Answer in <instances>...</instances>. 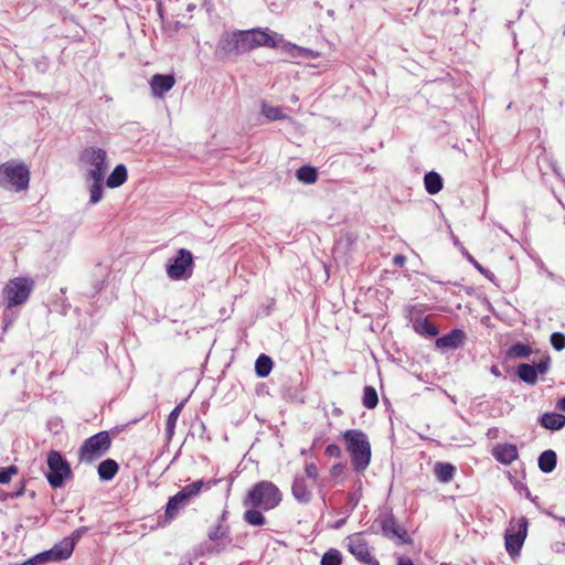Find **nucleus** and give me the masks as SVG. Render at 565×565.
I'll return each instance as SVG.
<instances>
[{
  "label": "nucleus",
  "instance_id": "3",
  "mask_svg": "<svg viewBox=\"0 0 565 565\" xmlns=\"http://www.w3.org/2000/svg\"><path fill=\"white\" fill-rule=\"evenodd\" d=\"M30 171L24 163L8 161L0 164V185L15 192L28 189Z\"/></svg>",
  "mask_w": 565,
  "mask_h": 565
},
{
  "label": "nucleus",
  "instance_id": "39",
  "mask_svg": "<svg viewBox=\"0 0 565 565\" xmlns=\"http://www.w3.org/2000/svg\"><path fill=\"white\" fill-rule=\"evenodd\" d=\"M550 341H551L552 347L556 351H562L563 349H565V334L564 333H562V332L552 333Z\"/></svg>",
  "mask_w": 565,
  "mask_h": 565
},
{
  "label": "nucleus",
  "instance_id": "27",
  "mask_svg": "<svg viewBox=\"0 0 565 565\" xmlns=\"http://www.w3.org/2000/svg\"><path fill=\"white\" fill-rule=\"evenodd\" d=\"M273 369V361L266 354H260L255 362V372L259 377L269 375Z\"/></svg>",
  "mask_w": 565,
  "mask_h": 565
},
{
  "label": "nucleus",
  "instance_id": "2",
  "mask_svg": "<svg viewBox=\"0 0 565 565\" xmlns=\"http://www.w3.org/2000/svg\"><path fill=\"white\" fill-rule=\"evenodd\" d=\"M347 450L351 455L354 470L363 472L371 462V444L365 433L360 429H348L343 433Z\"/></svg>",
  "mask_w": 565,
  "mask_h": 565
},
{
  "label": "nucleus",
  "instance_id": "38",
  "mask_svg": "<svg viewBox=\"0 0 565 565\" xmlns=\"http://www.w3.org/2000/svg\"><path fill=\"white\" fill-rule=\"evenodd\" d=\"M228 535V529L223 525L222 523H218L216 526H214L212 530H210L207 536L211 541H217L222 540L224 537H227Z\"/></svg>",
  "mask_w": 565,
  "mask_h": 565
},
{
  "label": "nucleus",
  "instance_id": "11",
  "mask_svg": "<svg viewBox=\"0 0 565 565\" xmlns=\"http://www.w3.org/2000/svg\"><path fill=\"white\" fill-rule=\"evenodd\" d=\"M73 553V543L68 540H62L56 543L52 548L41 552L21 565H40L50 562H60L71 557Z\"/></svg>",
  "mask_w": 565,
  "mask_h": 565
},
{
  "label": "nucleus",
  "instance_id": "7",
  "mask_svg": "<svg viewBox=\"0 0 565 565\" xmlns=\"http://www.w3.org/2000/svg\"><path fill=\"white\" fill-rule=\"evenodd\" d=\"M527 520L524 516L512 519L504 535L505 550L510 556L518 555L527 535Z\"/></svg>",
  "mask_w": 565,
  "mask_h": 565
},
{
  "label": "nucleus",
  "instance_id": "33",
  "mask_svg": "<svg viewBox=\"0 0 565 565\" xmlns=\"http://www.w3.org/2000/svg\"><path fill=\"white\" fill-rule=\"evenodd\" d=\"M342 555L335 548L328 550L321 558V565H341Z\"/></svg>",
  "mask_w": 565,
  "mask_h": 565
},
{
  "label": "nucleus",
  "instance_id": "46",
  "mask_svg": "<svg viewBox=\"0 0 565 565\" xmlns=\"http://www.w3.org/2000/svg\"><path fill=\"white\" fill-rule=\"evenodd\" d=\"M467 258L475 266V268H477L480 273H484L483 267L471 255H468Z\"/></svg>",
  "mask_w": 565,
  "mask_h": 565
},
{
  "label": "nucleus",
  "instance_id": "26",
  "mask_svg": "<svg viewBox=\"0 0 565 565\" xmlns=\"http://www.w3.org/2000/svg\"><path fill=\"white\" fill-rule=\"evenodd\" d=\"M425 189L429 194H436L443 189V179L439 173L430 171L424 177Z\"/></svg>",
  "mask_w": 565,
  "mask_h": 565
},
{
  "label": "nucleus",
  "instance_id": "40",
  "mask_svg": "<svg viewBox=\"0 0 565 565\" xmlns=\"http://www.w3.org/2000/svg\"><path fill=\"white\" fill-rule=\"evenodd\" d=\"M305 473L306 479L311 480L312 482L317 481L319 471L315 462H306L305 465Z\"/></svg>",
  "mask_w": 565,
  "mask_h": 565
},
{
  "label": "nucleus",
  "instance_id": "10",
  "mask_svg": "<svg viewBox=\"0 0 565 565\" xmlns=\"http://www.w3.org/2000/svg\"><path fill=\"white\" fill-rule=\"evenodd\" d=\"M194 268L193 255L189 249L180 248L174 258L167 264V275L172 280L188 279Z\"/></svg>",
  "mask_w": 565,
  "mask_h": 565
},
{
  "label": "nucleus",
  "instance_id": "14",
  "mask_svg": "<svg viewBox=\"0 0 565 565\" xmlns=\"http://www.w3.org/2000/svg\"><path fill=\"white\" fill-rule=\"evenodd\" d=\"M551 365V358L544 356L536 365L522 363L516 367V374L524 383L534 385L539 374H545Z\"/></svg>",
  "mask_w": 565,
  "mask_h": 565
},
{
  "label": "nucleus",
  "instance_id": "47",
  "mask_svg": "<svg viewBox=\"0 0 565 565\" xmlns=\"http://www.w3.org/2000/svg\"><path fill=\"white\" fill-rule=\"evenodd\" d=\"M393 260L395 265L403 266L405 263V257L402 255H395Z\"/></svg>",
  "mask_w": 565,
  "mask_h": 565
},
{
  "label": "nucleus",
  "instance_id": "17",
  "mask_svg": "<svg viewBox=\"0 0 565 565\" xmlns=\"http://www.w3.org/2000/svg\"><path fill=\"white\" fill-rule=\"evenodd\" d=\"M174 84L175 79L173 75L156 74L150 81L151 90L156 97H162L174 86Z\"/></svg>",
  "mask_w": 565,
  "mask_h": 565
},
{
  "label": "nucleus",
  "instance_id": "52",
  "mask_svg": "<svg viewBox=\"0 0 565 565\" xmlns=\"http://www.w3.org/2000/svg\"><path fill=\"white\" fill-rule=\"evenodd\" d=\"M557 520H559V522L565 525V518H557Z\"/></svg>",
  "mask_w": 565,
  "mask_h": 565
},
{
  "label": "nucleus",
  "instance_id": "49",
  "mask_svg": "<svg viewBox=\"0 0 565 565\" xmlns=\"http://www.w3.org/2000/svg\"><path fill=\"white\" fill-rule=\"evenodd\" d=\"M557 408L565 412V396L557 402Z\"/></svg>",
  "mask_w": 565,
  "mask_h": 565
},
{
  "label": "nucleus",
  "instance_id": "36",
  "mask_svg": "<svg viewBox=\"0 0 565 565\" xmlns=\"http://www.w3.org/2000/svg\"><path fill=\"white\" fill-rule=\"evenodd\" d=\"M263 114L268 120H279L287 117L280 107L275 106L264 105Z\"/></svg>",
  "mask_w": 565,
  "mask_h": 565
},
{
  "label": "nucleus",
  "instance_id": "30",
  "mask_svg": "<svg viewBox=\"0 0 565 565\" xmlns=\"http://www.w3.org/2000/svg\"><path fill=\"white\" fill-rule=\"evenodd\" d=\"M93 183L89 186V203L96 204L103 198V182L104 179H92Z\"/></svg>",
  "mask_w": 565,
  "mask_h": 565
},
{
  "label": "nucleus",
  "instance_id": "19",
  "mask_svg": "<svg viewBox=\"0 0 565 565\" xmlns=\"http://www.w3.org/2000/svg\"><path fill=\"white\" fill-rule=\"evenodd\" d=\"M250 32L254 36V43L257 47L266 46V47H277L278 43L274 39L273 34L269 33L268 29L255 28L250 29Z\"/></svg>",
  "mask_w": 565,
  "mask_h": 565
},
{
  "label": "nucleus",
  "instance_id": "12",
  "mask_svg": "<svg viewBox=\"0 0 565 565\" xmlns=\"http://www.w3.org/2000/svg\"><path fill=\"white\" fill-rule=\"evenodd\" d=\"M238 34L239 30L225 31L217 42L215 56L220 60H226L243 55V46Z\"/></svg>",
  "mask_w": 565,
  "mask_h": 565
},
{
  "label": "nucleus",
  "instance_id": "23",
  "mask_svg": "<svg viewBox=\"0 0 565 565\" xmlns=\"http://www.w3.org/2000/svg\"><path fill=\"white\" fill-rule=\"evenodd\" d=\"M119 466L114 459H106L98 465V476L102 480L109 481L118 472Z\"/></svg>",
  "mask_w": 565,
  "mask_h": 565
},
{
  "label": "nucleus",
  "instance_id": "31",
  "mask_svg": "<svg viewBox=\"0 0 565 565\" xmlns=\"http://www.w3.org/2000/svg\"><path fill=\"white\" fill-rule=\"evenodd\" d=\"M362 403H363V406L369 409H372L377 405L379 396H377L376 390L373 386L364 387Z\"/></svg>",
  "mask_w": 565,
  "mask_h": 565
},
{
  "label": "nucleus",
  "instance_id": "32",
  "mask_svg": "<svg viewBox=\"0 0 565 565\" xmlns=\"http://www.w3.org/2000/svg\"><path fill=\"white\" fill-rule=\"evenodd\" d=\"M181 408H182V404L175 406L171 413L169 414L168 418H167V423H166V433L168 435L169 438L172 437V435L174 434V429H175V424H177V420L179 418V415H180V412H181Z\"/></svg>",
  "mask_w": 565,
  "mask_h": 565
},
{
  "label": "nucleus",
  "instance_id": "8",
  "mask_svg": "<svg viewBox=\"0 0 565 565\" xmlns=\"http://www.w3.org/2000/svg\"><path fill=\"white\" fill-rule=\"evenodd\" d=\"M204 486L203 480H196L190 484L184 486L173 497H171L166 507V516L174 519L180 510L184 508L191 499L199 495Z\"/></svg>",
  "mask_w": 565,
  "mask_h": 565
},
{
  "label": "nucleus",
  "instance_id": "6",
  "mask_svg": "<svg viewBox=\"0 0 565 565\" xmlns=\"http://www.w3.org/2000/svg\"><path fill=\"white\" fill-rule=\"evenodd\" d=\"M34 287V281L26 277H17L6 285L3 288V298L7 301V306L14 307L24 303Z\"/></svg>",
  "mask_w": 565,
  "mask_h": 565
},
{
  "label": "nucleus",
  "instance_id": "50",
  "mask_svg": "<svg viewBox=\"0 0 565 565\" xmlns=\"http://www.w3.org/2000/svg\"><path fill=\"white\" fill-rule=\"evenodd\" d=\"M398 565H414L411 559H402L399 561Z\"/></svg>",
  "mask_w": 565,
  "mask_h": 565
},
{
  "label": "nucleus",
  "instance_id": "15",
  "mask_svg": "<svg viewBox=\"0 0 565 565\" xmlns=\"http://www.w3.org/2000/svg\"><path fill=\"white\" fill-rule=\"evenodd\" d=\"M291 494L300 504H308L312 499V486L305 476H295L291 484Z\"/></svg>",
  "mask_w": 565,
  "mask_h": 565
},
{
  "label": "nucleus",
  "instance_id": "21",
  "mask_svg": "<svg viewBox=\"0 0 565 565\" xmlns=\"http://www.w3.org/2000/svg\"><path fill=\"white\" fill-rule=\"evenodd\" d=\"M539 468L544 473H551L557 463L556 452L552 449L543 451L537 460Z\"/></svg>",
  "mask_w": 565,
  "mask_h": 565
},
{
  "label": "nucleus",
  "instance_id": "1",
  "mask_svg": "<svg viewBox=\"0 0 565 565\" xmlns=\"http://www.w3.org/2000/svg\"><path fill=\"white\" fill-rule=\"evenodd\" d=\"M282 501V492L271 481L262 480L253 484L245 497L243 505L247 510L243 514V520L253 526H262L266 523L263 511L267 512L276 509Z\"/></svg>",
  "mask_w": 565,
  "mask_h": 565
},
{
  "label": "nucleus",
  "instance_id": "51",
  "mask_svg": "<svg viewBox=\"0 0 565 565\" xmlns=\"http://www.w3.org/2000/svg\"><path fill=\"white\" fill-rule=\"evenodd\" d=\"M344 522H345V520H344V519H341V520L337 521V522H335L334 527H335V529L341 527V526L343 525V523H344Z\"/></svg>",
  "mask_w": 565,
  "mask_h": 565
},
{
  "label": "nucleus",
  "instance_id": "37",
  "mask_svg": "<svg viewBox=\"0 0 565 565\" xmlns=\"http://www.w3.org/2000/svg\"><path fill=\"white\" fill-rule=\"evenodd\" d=\"M18 472H19L18 467L13 466V465L4 467V468H0V483L1 484L9 483L11 481L12 477L17 476Z\"/></svg>",
  "mask_w": 565,
  "mask_h": 565
},
{
  "label": "nucleus",
  "instance_id": "28",
  "mask_svg": "<svg viewBox=\"0 0 565 565\" xmlns=\"http://www.w3.org/2000/svg\"><path fill=\"white\" fill-rule=\"evenodd\" d=\"M297 179L305 184H312L318 179L317 170L312 167H301L296 172Z\"/></svg>",
  "mask_w": 565,
  "mask_h": 565
},
{
  "label": "nucleus",
  "instance_id": "25",
  "mask_svg": "<svg viewBox=\"0 0 565 565\" xmlns=\"http://www.w3.org/2000/svg\"><path fill=\"white\" fill-rule=\"evenodd\" d=\"M414 330L422 335L435 337L438 334V328L427 318H418L413 322Z\"/></svg>",
  "mask_w": 565,
  "mask_h": 565
},
{
  "label": "nucleus",
  "instance_id": "35",
  "mask_svg": "<svg viewBox=\"0 0 565 565\" xmlns=\"http://www.w3.org/2000/svg\"><path fill=\"white\" fill-rule=\"evenodd\" d=\"M238 36H241V42H242L241 44L243 46L244 54L256 49V45L254 43V36H253L250 30L239 31Z\"/></svg>",
  "mask_w": 565,
  "mask_h": 565
},
{
  "label": "nucleus",
  "instance_id": "43",
  "mask_svg": "<svg viewBox=\"0 0 565 565\" xmlns=\"http://www.w3.org/2000/svg\"><path fill=\"white\" fill-rule=\"evenodd\" d=\"M289 53L292 55V56H307L308 53H309V50H306V49H302V47H299L297 45H294V44H289Z\"/></svg>",
  "mask_w": 565,
  "mask_h": 565
},
{
  "label": "nucleus",
  "instance_id": "16",
  "mask_svg": "<svg viewBox=\"0 0 565 565\" xmlns=\"http://www.w3.org/2000/svg\"><path fill=\"white\" fill-rule=\"evenodd\" d=\"M493 457L502 465H511L519 457V451L515 445L500 444L493 448Z\"/></svg>",
  "mask_w": 565,
  "mask_h": 565
},
{
  "label": "nucleus",
  "instance_id": "9",
  "mask_svg": "<svg viewBox=\"0 0 565 565\" xmlns=\"http://www.w3.org/2000/svg\"><path fill=\"white\" fill-rule=\"evenodd\" d=\"M47 466L46 479L52 488H61L64 480L72 477L68 462L56 450H51L47 454Z\"/></svg>",
  "mask_w": 565,
  "mask_h": 565
},
{
  "label": "nucleus",
  "instance_id": "13",
  "mask_svg": "<svg viewBox=\"0 0 565 565\" xmlns=\"http://www.w3.org/2000/svg\"><path fill=\"white\" fill-rule=\"evenodd\" d=\"M349 552L364 565H379V562L370 552V547L361 533H354L347 537Z\"/></svg>",
  "mask_w": 565,
  "mask_h": 565
},
{
  "label": "nucleus",
  "instance_id": "41",
  "mask_svg": "<svg viewBox=\"0 0 565 565\" xmlns=\"http://www.w3.org/2000/svg\"><path fill=\"white\" fill-rule=\"evenodd\" d=\"M88 527L81 526L76 529L70 537H65L64 540H68L73 543V547L75 546V543L81 540V537L87 532Z\"/></svg>",
  "mask_w": 565,
  "mask_h": 565
},
{
  "label": "nucleus",
  "instance_id": "24",
  "mask_svg": "<svg viewBox=\"0 0 565 565\" xmlns=\"http://www.w3.org/2000/svg\"><path fill=\"white\" fill-rule=\"evenodd\" d=\"M127 180V169L124 164H118L115 167L113 172L106 180V185L110 189L118 188L122 185Z\"/></svg>",
  "mask_w": 565,
  "mask_h": 565
},
{
  "label": "nucleus",
  "instance_id": "34",
  "mask_svg": "<svg viewBox=\"0 0 565 565\" xmlns=\"http://www.w3.org/2000/svg\"><path fill=\"white\" fill-rule=\"evenodd\" d=\"M532 353V349L530 345L527 344H524V343H515L513 344L510 350H509V354L513 358H520V359H524V358H527L530 356V354Z\"/></svg>",
  "mask_w": 565,
  "mask_h": 565
},
{
  "label": "nucleus",
  "instance_id": "5",
  "mask_svg": "<svg viewBox=\"0 0 565 565\" xmlns=\"http://www.w3.org/2000/svg\"><path fill=\"white\" fill-rule=\"evenodd\" d=\"M81 161L86 167L88 179H105L108 169L106 150L87 147L81 153Z\"/></svg>",
  "mask_w": 565,
  "mask_h": 565
},
{
  "label": "nucleus",
  "instance_id": "22",
  "mask_svg": "<svg viewBox=\"0 0 565 565\" xmlns=\"http://www.w3.org/2000/svg\"><path fill=\"white\" fill-rule=\"evenodd\" d=\"M456 472L455 466L449 462H437L434 467V473L439 482L447 483L452 480Z\"/></svg>",
  "mask_w": 565,
  "mask_h": 565
},
{
  "label": "nucleus",
  "instance_id": "48",
  "mask_svg": "<svg viewBox=\"0 0 565 565\" xmlns=\"http://www.w3.org/2000/svg\"><path fill=\"white\" fill-rule=\"evenodd\" d=\"M490 372L497 377L501 376V371L497 365H492Z\"/></svg>",
  "mask_w": 565,
  "mask_h": 565
},
{
  "label": "nucleus",
  "instance_id": "29",
  "mask_svg": "<svg viewBox=\"0 0 565 565\" xmlns=\"http://www.w3.org/2000/svg\"><path fill=\"white\" fill-rule=\"evenodd\" d=\"M382 530L384 532V534H386L387 536H397V537H402L403 534H405V531L402 530L397 524H396V521L393 516L391 518H386L383 522H382Z\"/></svg>",
  "mask_w": 565,
  "mask_h": 565
},
{
  "label": "nucleus",
  "instance_id": "20",
  "mask_svg": "<svg viewBox=\"0 0 565 565\" xmlns=\"http://www.w3.org/2000/svg\"><path fill=\"white\" fill-rule=\"evenodd\" d=\"M540 424L550 430H559L565 426V415L559 413H544L540 417Z\"/></svg>",
  "mask_w": 565,
  "mask_h": 565
},
{
  "label": "nucleus",
  "instance_id": "18",
  "mask_svg": "<svg viewBox=\"0 0 565 565\" xmlns=\"http://www.w3.org/2000/svg\"><path fill=\"white\" fill-rule=\"evenodd\" d=\"M465 338L466 334L462 330L455 329L449 333L438 338L436 340V345L438 348L457 349L463 343Z\"/></svg>",
  "mask_w": 565,
  "mask_h": 565
},
{
  "label": "nucleus",
  "instance_id": "42",
  "mask_svg": "<svg viewBox=\"0 0 565 565\" xmlns=\"http://www.w3.org/2000/svg\"><path fill=\"white\" fill-rule=\"evenodd\" d=\"M324 454L332 458H339L341 456V449L338 445L330 444L326 447Z\"/></svg>",
  "mask_w": 565,
  "mask_h": 565
},
{
  "label": "nucleus",
  "instance_id": "45",
  "mask_svg": "<svg viewBox=\"0 0 565 565\" xmlns=\"http://www.w3.org/2000/svg\"><path fill=\"white\" fill-rule=\"evenodd\" d=\"M343 469H344V465L337 463V465L332 466L330 473H331V476L337 477L343 472Z\"/></svg>",
  "mask_w": 565,
  "mask_h": 565
},
{
  "label": "nucleus",
  "instance_id": "44",
  "mask_svg": "<svg viewBox=\"0 0 565 565\" xmlns=\"http://www.w3.org/2000/svg\"><path fill=\"white\" fill-rule=\"evenodd\" d=\"M24 493V486H20L18 490H14L12 492H8L4 494V499H13V498H18V497H21L22 494Z\"/></svg>",
  "mask_w": 565,
  "mask_h": 565
},
{
  "label": "nucleus",
  "instance_id": "4",
  "mask_svg": "<svg viewBox=\"0 0 565 565\" xmlns=\"http://www.w3.org/2000/svg\"><path fill=\"white\" fill-rule=\"evenodd\" d=\"M111 439L108 431H99L87 438L78 450L79 461L92 463L103 457L110 448Z\"/></svg>",
  "mask_w": 565,
  "mask_h": 565
}]
</instances>
